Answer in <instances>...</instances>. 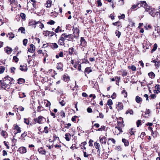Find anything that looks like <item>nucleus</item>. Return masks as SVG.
<instances>
[{
  "mask_svg": "<svg viewBox=\"0 0 160 160\" xmlns=\"http://www.w3.org/2000/svg\"><path fill=\"white\" fill-rule=\"evenodd\" d=\"M14 81L13 79L9 77L8 76H7L5 77L2 80L3 83H1V86L2 88L7 90L10 88V85L12 83V82Z\"/></svg>",
  "mask_w": 160,
  "mask_h": 160,
  "instance_id": "f257e3e1",
  "label": "nucleus"
},
{
  "mask_svg": "<svg viewBox=\"0 0 160 160\" xmlns=\"http://www.w3.org/2000/svg\"><path fill=\"white\" fill-rule=\"evenodd\" d=\"M34 121L36 123H38L39 124L44 123L46 121V119L43 117L40 116L38 118L34 119Z\"/></svg>",
  "mask_w": 160,
  "mask_h": 160,
  "instance_id": "f03ea898",
  "label": "nucleus"
},
{
  "mask_svg": "<svg viewBox=\"0 0 160 160\" xmlns=\"http://www.w3.org/2000/svg\"><path fill=\"white\" fill-rule=\"evenodd\" d=\"M43 46V47H44V46H45V47H46L47 46H49L53 49H56L58 48V45L56 43H48L47 44H44Z\"/></svg>",
  "mask_w": 160,
  "mask_h": 160,
  "instance_id": "7ed1b4c3",
  "label": "nucleus"
},
{
  "mask_svg": "<svg viewBox=\"0 0 160 160\" xmlns=\"http://www.w3.org/2000/svg\"><path fill=\"white\" fill-rule=\"evenodd\" d=\"M43 34L45 36H49L51 37H52L54 35H55L57 36V35L53 32H50L49 31H44Z\"/></svg>",
  "mask_w": 160,
  "mask_h": 160,
  "instance_id": "20e7f679",
  "label": "nucleus"
},
{
  "mask_svg": "<svg viewBox=\"0 0 160 160\" xmlns=\"http://www.w3.org/2000/svg\"><path fill=\"white\" fill-rule=\"evenodd\" d=\"M140 4L139 5V8L141 7H143L144 8H145V11L148 12L149 9L148 8H147L146 6L147 5V4L146 2L145 1H141L140 3H139Z\"/></svg>",
  "mask_w": 160,
  "mask_h": 160,
  "instance_id": "39448f33",
  "label": "nucleus"
},
{
  "mask_svg": "<svg viewBox=\"0 0 160 160\" xmlns=\"http://www.w3.org/2000/svg\"><path fill=\"white\" fill-rule=\"evenodd\" d=\"M95 148L97 149L98 154V156H100V147L99 143L97 142H95L94 143Z\"/></svg>",
  "mask_w": 160,
  "mask_h": 160,
  "instance_id": "423d86ee",
  "label": "nucleus"
},
{
  "mask_svg": "<svg viewBox=\"0 0 160 160\" xmlns=\"http://www.w3.org/2000/svg\"><path fill=\"white\" fill-rule=\"evenodd\" d=\"M80 45L83 47H86L87 46V42L84 38L81 37L80 38Z\"/></svg>",
  "mask_w": 160,
  "mask_h": 160,
  "instance_id": "0eeeda50",
  "label": "nucleus"
},
{
  "mask_svg": "<svg viewBox=\"0 0 160 160\" xmlns=\"http://www.w3.org/2000/svg\"><path fill=\"white\" fill-rule=\"evenodd\" d=\"M100 141L101 144H105L106 143L107 138L105 137H99Z\"/></svg>",
  "mask_w": 160,
  "mask_h": 160,
  "instance_id": "6e6552de",
  "label": "nucleus"
},
{
  "mask_svg": "<svg viewBox=\"0 0 160 160\" xmlns=\"http://www.w3.org/2000/svg\"><path fill=\"white\" fill-rule=\"evenodd\" d=\"M72 30L73 31V33L74 35L75 36V37H76L79 35V29L78 28L76 27L74 28L73 27Z\"/></svg>",
  "mask_w": 160,
  "mask_h": 160,
  "instance_id": "1a4fd4ad",
  "label": "nucleus"
},
{
  "mask_svg": "<svg viewBox=\"0 0 160 160\" xmlns=\"http://www.w3.org/2000/svg\"><path fill=\"white\" fill-rule=\"evenodd\" d=\"M19 152L22 154L25 153L27 152V150L25 147H21L18 149Z\"/></svg>",
  "mask_w": 160,
  "mask_h": 160,
  "instance_id": "9d476101",
  "label": "nucleus"
},
{
  "mask_svg": "<svg viewBox=\"0 0 160 160\" xmlns=\"http://www.w3.org/2000/svg\"><path fill=\"white\" fill-rule=\"evenodd\" d=\"M63 64L61 62H59L58 63L57 66V68L60 71H62L63 70Z\"/></svg>",
  "mask_w": 160,
  "mask_h": 160,
  "instance_id": "9b49d317",
  "label": "nucleus"
},
{
  "mask_svg": "<svg viewBox=\"0 0 160 160\" xmlns=\"http://www.w3.org/2000/svg\"><path fill=\"white\" fill-rule=\"evenodd\" d=\"M5 51L8 54H10L12 51V50L11 48L7 47L5 48Z\"/></svg>",
  "mask_w": 160,
  "mask_h": 160,
  "instance_id": "f8f14e48",
  "label": "nucleus"
},
{
  "mask_svg": "<svg viewBox=\"0 0 160 160\" xmlns=\"http://www.w3.org/2000/svg\"><path fill=\"white\" fill-rule=\"evenodd\" d=\"M35 50V46L33 44H31L30 45V48L28 49V51L31 52H33Z\"/></svg>",
  "mask_w": 160,
  "mask_h": 160,
  "instance_id": "ddd939ff",
  "label": "nucleus"
},
{
  "mask_svg": "<svg viewBox=\"0 0 160 160\" xmlns=\"http://www.w3.org/2000/svg\"><path fill=\"white\" fill-rule=\"evenodd\" d=\"M37 22L35 20H31L29 22V26H33L34 28H35L36 27V25H37Z\"/></svg>",
  "mask_w": 160,
  "mask_h": 160,
  "instance_id": "4468645a",
  "label": "nucleus"
},
{
  "mask_svg": "<svg viewBox=\"0 0 160 160\" xmlns=\"http://www.w3.org/2000/svg\"><path fill=\"white\" fill-rule=\"evenodd\" d=\"M64 41L62 39V38H61L60 37L59 39L58 40V43L60 46H64L65 43Z\"/></svg>",
  "mask_w": 160,
  "mask_h": 160,
  "instance_id": "2eb2a0df",
  "label": "nucleus"
},
{
  "mask_svg": "<svg viewBox=\"0 0 160 160\" xmlns=\"http://www.w3.org/2000/svg\"><path fill=\"white\" fill-rule=\"evenodd\" d=\"M52 1L51 0H48L45 4V6L47 8H50L51 6Z\"/></svg>",
  "mask_w": 160,
  "mask_h": 160,
  "instance_id": "dca6fc26",
  "label": "nucleus"
},
{
  "mask_svg": "<svg viewBox=\"0 0 160 160\" xmlns=\"http://www.w3.org/2000/svg\"><path fill=\"white\" fill-rule=\"evenodd\" d=\"M117 106L118 108L117 110L118 111L122 109L123 108V105L122 103L121 102H118Z\"/></svg>",
  "mask_w": 160,
  "mask_h": 160,
  "instance_id": "f3484780",
  "label": "nucleus"
},
{
  "mask_svg": "<svg viewBox=\"0 0 160 160\" xmlns=\"http://www.w3.org/2000/svg\"><path fill=\"white\" fill-rule=\"evenodd\" d=\"M69 35H68L66 33H64L61 35L60 37L62 38V39L65 41V40L67 39V38H69Z\"/></svg>",
  "mask_w": 160,
  "mask_h": 160,
  "instance_id": "a211bd4d",
  "label": "nucleus"
},
{
  "mask_svg": "<svg viewBox=\"0 0 160 160\" xmlns=\"http://www.w3.org/2000/svg\"><path fill=\"white\" fill-rule=\"evenodd\" d=\"M20 70L22 71L26 72L27 70V66L21 65L20 67Z\"/></svg>",
  "mask_w": 160,
  "mask_h": 160,
  "instance_id": "6ab92c4d",
  "label": "nucleus"
},
{
  "mask_svg": "<svg viewBox=\"0 0 160 160\" xmlns=\"http://www.w3.org/2000/svg\"><path fill=\"white\" fill-rule=\"evenodd\" d=\"M112 24L114 26H117V28H118L119 27L121 28L122 27L121 22L119 21L116 22H113Z\"/></svg>",
  "mask_w": 160,
  "mask_h": 160,
  "instance_id": "aec40b11",
  "label": "nucleus"
},
{
  "mask_svg": "<svg viewBox=\"0 0 160 160\" xmlns=\"http://www.w3.org/2000/svg\"><path fill=\"white\" fill-rule=\"evenodd\" d=\"M71 135L69 133H66L65 134V138L66 141H69L70 139Z\"/></svg>",
  "mask_w": 160,
  "mask_h": 160,
  "instance_id": "412c9836",
  "label": "nucleus"
},
{
  "mask_svg": "<svg viewBox=\"0 0 160 160\" xmlns=\"http://www.w3.org/2000/svg\"><path fill=\"white\" fill-rule=\"evenodd\" d=\"M122 142L124 143L125 146H128L129 143V142L128 140H127L125 138H123L122 139Z\"/></svg>",
  "mask_w": 160,
  "mask_h": 160,
  "instance_id": "4be33fe9",
  "label": "nucleus"
},
{
  "mask_svg": "<svg viewBox=\"0 0 160 160\" xmlns=\"http://www.w3.org/2000/svg\"><path fill=\"white\" fill-rule=\"evenodd\" d=\"M36 24L37 25H38V26H39V27L41 28L42 29L44 28V25L40 21L37 22Z\"/></svg>",
  "mask_w": 160,
  "mask_h": 160,
  "instance_id": "5701e85b",
  "label": "nucleus"
},
{
  "mask_svg": "<svg viewBox=\"0 0 160 160\" xmlns=\"http://www.w3.org/2000/svg\"><path fill=\"white\" fill-rule=\"evenodd\" d=\"M14 129L15 130H16L17 132H15V134H16L18 133H20L21 132V128L19 127L18 126V125H16L14 127Z\"/></svg>",
  "mask_w": 160,
  "mask_h": 160,
  "instance_id": "b1692460",
  "label": "nucleus"
},
{
  "mask_svg": "<svg viewBox=\"0 0 160 160\" xmlns=\"http://www.w3.org/2000/svg\"><path fill=\"white\" fill-rule=\"evenodd\" d=\"M18 83L19 84H22L23 83L25 82V80L23 78H19L18 80Z\"/></svg>",
  "mask_w": 160,
  "mask_h": 160,
  "instance_id": "393cba45",
  "label": "nucleus"
},
{
  "mask_svg": "<svg viewBox=\"0 0 160 160\" xmlns=\"http://www.w3.org/2000/svg\"><path fill=\"white\" fill-rule=\"evenodd\" d=\"M85 73L88 74L92 72V70L90 67L86 68L85 70Z\"/></svg>",
  "mask_w": 160,
  "mask_h": 160,
  "instance_id": "a878e982",
  "label": "nucleus"
},
{
  "mask_svg": "<svg viewBox=\"0 0 160 160\" xmlns=\"http://www.w3.org/2000/svg\"><path fill=\"white\" fill-rule=\"evenodd\" d=\"M63 80L65 82L68 81L70 80V78L67 74H65L63 76Z\"/></svg>",
  "mask_w": 160,
  "mask_h": 160,
  "instance_id": "bb28decb",
  "label": "nucleus"
},
{
  "mask_svg": "<svg viewBox=\"0 0 160 160\" xmlns=\"http://www.w3.org/2000/svg\"><path fill=\"white\" fill-rule=\"evenodd\" d=\"M135 100L137 103H139L142 101V99L141 98L137 96L136 97Z\"/></svg>",
  "mask_w": 160,
  "mask_h": 160,
  "instance_id": "cd10ccee",
  "label": "nucleus"
},
{
  "mask_svg": "<svg viewBox=\"0 0 160 160\" xmlns=\"http://www.w3.org/2000/svg\"><path fill=\"white\" fill-rule=\"evenodd\" d=\"M7 36L11 40L14 38V35L12 32H10L8 33Z\"/></svg>",
  "mask_w": 160,
  "mask_h": 160,
  "instance_id": "c85d7f7f",
  "label": "nucleus"
},
{
  "mask_svg": "<svg viewBox=\"0 0 160 160\" xmlns=\"http://www.w3.org/2000/svg\"><path fill=\"white\" fill-rule=\"evenodd\" d=\"M27 134V135H28V137H30L31 138H34L35 135L34 134L32 133L31 132V131H28V133Z\"/></svg>",
  "mask_w": 160,
  "mask_h": 160,
  "instance_id": "c756f323",
  "label": "nucleus"
},
{
  "mask_svg": "<svg viewBox=\"0 0 160 160\" xmlns=\"http://www.w3.org/2000/svg\"><path fill=\"white\" fill-rule=\"evenodd\" d=\"M1 135L5 138H6L8 136L7 133L4 131H2L1 132Z\"/></svg>",
  "mask_w": 160,
  "mask_h": 160,
  "instance_id": "7c9ffc66",
  "label": "nucleus"
},
{
  "mask_svg": "<svg viewBox=\"0 0 160 160\" xmlns=\"http://www.w3.org/2000/svg\"><path fill=\"white\" fill-rule=\"evenodd\" d=\"M18 95L19 96V97L20 98H22L26 97V95L25 93L22 92H19L18 93Z\"/></svg>",
  "mask_w": 160,
  "mask_h": 160,
  "instance_id": "2f4dec72",
  "label": "nucleus"
},
{
  "mask_svg": "<svg viewBox=\"0 0 160 160\" xmlns=\"http://www.w3.org/2000/svg\"><path fill=\"white\" fill-rule=\"evenodd\" d=\"M139 5H140L139 3H138V4H136V5H133L132 6V7L131 8V10H132V11L134 10V9H135L137 7L139 8Z\"/></svg>",
  "mask_w": 160,
  "mask_h": 160,
  "instance_id": "473e14b6",
  "label": "nucleus"
},
{
  "mask_svg": "<svg viewBox=\"0 0 160 160\" xmlns=\"http://www.w3.org/2000/svg\"><path fill=\"white\" fill-rule=\"evenodd\" d=\"M128 68L131 69L133 71H135L136 70V68L134 65L128 66Z\"/></svg>",
  "mask_w": 160,
  "mask_h": 160,
  "instance_id": "72a5a7b5",
  "label": "nucleus"
},
{
  "mask_svg": "<svg viewBox=\"0 0 160 160\" xmlns=\"http://www.w3.org/2000/svg\"><path fill=\"white\" fill-rule=\"evenodd\" d=\"M149 77L151 78H153L155 76V74L152 72H151L148 73Z\"/></svg>",
  "mask_w": 160,
  "mask_h": 160,
  "instance_id": "f704fd0d",
  "label": "nucleus"
},
{
  "mask_svg": "<svg viewBox=\"0 0 160 160\" xmlns=\"http://www.w3.org/2000/svg\"><path fill=\"white\" fill-rule=\"evenodd\" d=\"M151 133L152 134L154 138L157 137V135L158 134V132L156 131L154 132L152 131V132H151Z\"/></svg>",
  "mask_w": 160,
  "mask_h": 160,
  "instance_id": "c9c22d12",
  "label": "nucleus"
},
{
  "mask_svg": "<svg viewBox=\"0 0 160 160\" xmlns=\"http://www.w3.org/2000/svg\"><path fill=\"white\" fill-rule=\"evenodd\" d=\"M74 52V49L73 48H70L68 50L69 54L70 55H72Z\"/></svg>",
  "mask_w": 160,
  "mask_h": 160,
  "instance_id": "e433bc0d",
  "label": "nucleus"
},
{
  "mask_svg": "<svg viewBox=\"0 0 160 160\" xmlns=\"http://www.w3.org/2000/svg\"><path fill=\"white\" fill-rule=\"evenodd\" d=\"M149 14L151 15L152 17H154L157 13L154 12L152 11V10H151V11H149Z\"/></svg>",
  "mask_w": 160,
  "mask_h": 160,
  "instance_id": "4c0bfd02",
  "label": "nucleus"
},
{
  "mask_svg": "<svg viewBox=\"0 0 160 160\" xmlns=\"http://www.w3.org/2000/svg\"><path fill=\"white\" fill-rule=\"evenodd\" d=\"M18 31H20L22 33H25V29L24 28L21 27L18 29Z\"/></svg>",
  "mask_w": 160,
  "mask_h": 160,
  "instance_id": "58836bf2",
  "label": "nucleus"
},
{
  "mask_svg": "<svg viewBox=\"0 0 160 160\" xmlns=\"http://www.w3.org/2000/svg\"><path fill=\"white\" fill-rule=\"evenodd\" d=\"M126 113L127 114L128 113L130 114L131 115H132L133 113V111L132 109H128Z\"/></svg>",
  "mask_w": 160,
  "mask_h": 160,
  "instance_id": "ea45409f",
  "label": "nucleus"
},
{
  "mask_svg": "<svg viewBox=\"0 0 160 160\" xmlns=\"http://www.w3.org/2000/svg\"><path fill=\"white\" fill-rule=\"evenodd\" d=\"M38 151L39 153L42 154H44L45 153V151L43 150L42 148L38 149Z\"/></svg>",
  "mask_w": 160,
  "mask_h": 160,
  "instance_id": "a19ab883",
  "label": "nucleus"
},
{
  "mask_svg": "<svg viewBox=\"0 0 160 160\" xmlns=\"http://www.w3.org/2000/svg\"><path fill=\"white\" fill-rule=\"evenodd\" d=\"M115 33L116 36H118V38H119L121 35V32L118 30L115 31Z\"/></svg>",
  "mask_w": 160,
  "mask_h": 160,
  "instance_id": "79ce46f5",
  "label": "nucleus"
},
{
  "mask_svg": "<svg viewBox=\"0 0 160 160\" xmlns=\"http://www.w3.org/2000/svg\"><path fill=\"white\" fill-rule=\"evenodd\" d=\"M5 70V67L3 66H0V74L3 73Z\"/></svg>",
  "mask_w": 160,
  "mask_h": 160,
  "instance_id": "37998d69",
  "label": "nucleus"
},
{
  "mask_svg": "<svg viewBox=\"0 0 160 160\" xmlns=\"http://www.w3.org/2000/svg\"><path fill=\"white\" fill-rule=\"evenodd\" d=\"M157 47H158L156 43H155L153 47L151 50L152 52H153L155 51L157 49Z\"/></svg>",
  "mask_w": 160,
  "mask_h": 160,
  "instance_id": "c03bdc74",
  "label": "nucleus"
},
{
  "mask_svg": "<svg viewBox=\"0 0 160 160\" xmlns=\"http://www.w3.org/2000/svg\"><path fill=\"white\" fill-rule=\"evenodd\" d=\"M59 103L62 106H64L65 105L66 103V102L63 100H61L59 101Z\"/></svg>",
  "mask_w": 160,
  "mask_h": 160,
  "instance_id": "a18cd8bd",
  "label": "nucleus"
},
{
  "mask_svg": "<svg viewBox=\"0 0 160 160\" xmlns=\"http://www.w3.org/2000/svg\"><path fill=\"white\" fill-rule=\"evenodd\" d=\"M97 2L98 4L97 6L98 7H100L102 6V3L101 2V1L100 0H97Z\"/></svg>",
  "mask_w": 160,
  "mask_h": 160,
  "instance_id": "49530a36",
  "label": "nucleus"
},
{
  "mask_svg": "<svg viewBox=\"0 0 160 160\" xmlns=\"http://www.w3.org/2000/svg\"><path fill=\"white\" fill-rule=\"evenodd\" d=\"M112 104V102L111 99H109L108 101L107 104L109 106H111Z\"/></svg>",
  "mask_w": 160,
  "mask_h": 160,
  "instance_id": "de8ad7c7",
  "label": "nucleus"
},
{
  "mask_svg": "<svg viewBox=\"0 0 160 160\" xmlns=\"http://www.w3.org/2000/svg\"><path fill=\"white\" fill-rule=\"evenodd\" d=\"M128 72L126 70L122 71V75L123 76H126L127 75Z\"/></svg>",
  "mask_w": 160,
  "mask_h": 160,
  "instance_id": "09e8293b",
  "label": "nucleus"
},
{
  "mask_svg": "<svg viewBox=\"0 0 160 160\" xmlns=\"http://www.w3.org/2000/svg\"><path fill=\"white\" fill-rule=\"evenodd\" d=\"M48 128L47 126L45 127L44 128V130L43 132H45V133H48Z\"/></svg>",
  "mask_w": 160,
  "mask_h": 160,
  "instance_id": "8fccbe9b",
  "label": "nucleus"
},
{
  "mask_svg": "<svg viewBox=\"0 0 160 160\" xmlns=\"http://www.w3.org/2000/svg\"><path fill=\"white\" fill-rule=\"evenodd\" d=\"M83 156L85 158L88 157L90 154H88L86 152L84 151V150H83Z\"/></svg>",
  "mask_w": 160,
  "mask_h": 160,
  "instance_id": "3c124183",
  "label": "nucleus"
},
{
  "mask_svg": "<svg viewBox=\"0 0 160 160\" xmlns=\"http://www.w3.org/2000/svg\"><path fill=\"white\" fill-rule=\"evenodd\" d=\"M155 88L158 91L160 92V85H157L155 86Z\"/></svg>",
  "mask_w": 160,
  "mask_h": 160,
  "instance_id": "603ef678",
  "label": "nucleus"
},
{
  "mask_svg": "<svg viewBox=\"0 0 160 160\" xmlns=\"http://www.w3.org/2000/svg\"><path fill=\"white\" fill-rule=\"evenodd\" d=\"M17 109L19 110L20 111H23L24 110V108L21 106H19L18 108H17Z\"/></svg>",
  "mask_w": 160,
  "mask_h": 160,
  "instance_id": "864d4df0",
  "label": "nucleus"
},
{
  "mask_svg": "<svg viewBox=\"0 0 160 160\" xmlns=\"http://www.w3.org/2000/svg\"><path fill=\"white\" fill-rule=\"evenodd\" d=\"M60 116L62 118H64L65 117V113L63 111H61L60 113Z\"/></svg>",
  "mask_w": 160,
  "mask_h": 160,
  "instance_id": "5fc2aeb1",
  "label": "nucleus"
},
{
  "mask_svg": "<svg viewBox=\"0 0 160 160\" xmlns=\"http://www.w3.org/2000/svg\"><path fill=\"white\" fill-rule=\"evenodd\" d=\"M28 42V40L26 39H24L23 41V43L24 45L26 46Z\"/></svg>",
  "mask_w": 160,
  "mask_h": 160,
  "instance_id": "6e6d98bb",
  "label": "nucleus"
},
{
  "mask_svg": "<svg viewBox=\"0 0 160 160\" xmlns=\"http://www.w3.org/2000/svg\"><path fill=\"white\" fill-rule=\"evenodd\" d=\"M125 15L124 14H122L120 16H118V18L119 19H124L125 18Z\"/></svg>",
  "mask_w": 160,
  "mask_h": 160,
  "instance_id": "4d7b16f0",
  "label": "nucleus"
},
{
  "mask_svg": "<svg viewBox=\"0 0 160 160\" xmlns=\"http://www.w3.org/2000/svg\"><path fill=\"white\" fill-rule=\"evenodd\" d=\"M24 122L27 125H29V121L28 119L24 118Z\"/></svg>",
  "mask_w": 160,
  "mask_h": 160,
  "instance_id": "13d9d810",
  "label": "nucleus"
},
{
  "mask_svg": "<svg viewBox=\"0 0 160 160\" xmlns=\"http://www.w3.org/2000/svg\"><path fill=\"white\" fill-rule=\"evenodd\" d=\"M71 124H70V123H68L66 124L65 125L64 128L68 129L70 128V127L71 126Z\"/></svg>",
  "mask_w": 160,
  "mask_h": 160,
  "instance_id": "bf43d9fd",
  "label": "nucleus"
},
{
  "mask_svg": "<svg viewBox=\"0 0 160 160\" xmlns=\"http://www.w3.org/2000/svg\"><path fill=\"white\" fill-rule=\"evenodd\" d=\"M115 128H117L118 130L120 132H119V134H120L121 132H122V128L120 127L116 126L115 127Z\"/></svg>",
  "mask_w": 160,
  "mask_h": 160,
  "instance_id": "052dcab7",
  "label": "nucleus"
},
{
  "mask_svg": "<svg viewBox=\"0 0 160 160\" xmlns=\"http://www.w3.org/2000/svg\"><path fill=\"white\" fill-rule=\"evenodd\" d=\"M43 110V107L42 106H39L38 107V111L40 112Z\"/></svg>",
  "mask_w": 160,
  "mask_h": 160,
  "instance_id": "680f3d73",
  "label": "nucleus"
},
{
  "mask_svg": "<svg viewBox=\"0 0 160 160\" xmlns=\"http://www.w3.org/2000/svg\"><path fill=\"white\" fill-rule=\"evenodd\" d=\"M47 23L48 24L52 25L54 24L55 23V22L52 20H51L50 21L48 22Z\"/></svg>",
  "mask_w": 160,
  "mask_h": 160,
  "instance_id": "e2e57ef3",
  "label": "nucleus"
},
{
  "mask_svg": "<svg viewBox=\"0 0 160 160\" xmlns=\"http://www.w3.org/2000/svg\"><path fill=\"white\" fill-rule=\"evenodd\" d=\"M93 142V141L91 140V139H90L89 142V146L90 147H92L93 146V145L92 144V142Z\"/></svg>",
  "mask_w": 160,
  "mask_h": 160,
  "instance_id": "0e129e2a",
  "label": "nucleus"
},
{
  "mask_svg": "<svg viewBox=\"0 0 160 160\" xmlns=\"http://www.w3.org/2000/svg\"><path fill=\"white\" fill-rule=\"evenodd\" d=\"M141 120H138L137 122V127H139L140 125H141Z\"/></svg>",
  "mask_w": 160,
  "mask_h": 160,
  "instance_id": "69168bd1",
  "label": "nucleus"
},
{
  "mask_svg": "<svg viewBox=\"0 0 160 160\" xmlns=\"http://www.w3.org/2000/svg\"><path fill=\"white\" fill-rule=\"evenodd\" d=\"M20 16L23 19H25L26 17V15L25 14L23 13H21L20 14Z\"/></svg>",
  "mask_w": 160,
  "mask_h": 160,
  "instance_id": "338daca9",
  "label": "nucleus"
},
{
  "mask_svg": "<svg viewBox=\"0 0 160 160\" xmlns=\"http://www.w3.org/2000/svg\"><path fill=\"white\" fill-rule=\"evenodd\" d=\"M159 35H160V31L157 30V33L155 34V38H157V37H158V36H159Z\"/></svg>",
  "mask_w": 160,
  "mask_h": 160,
  "instance_id": "774afa93",
  "label": "nucleus"
}]
</instances>
